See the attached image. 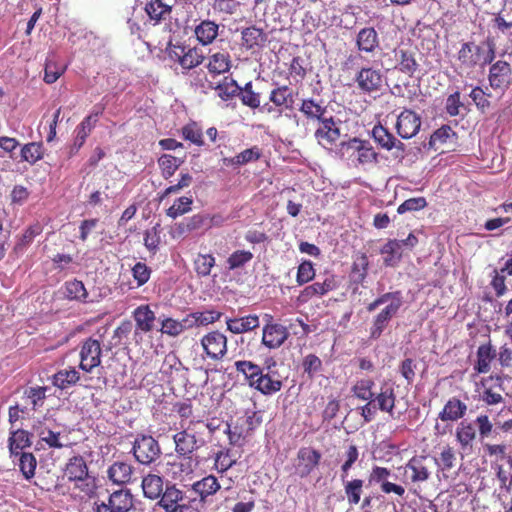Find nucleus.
Segmentation results:
<instances>
[{"mask_svg": "<svg viewBox=\"0 0 512 512\" xmlns=\"http://www.w3.org/2000/svg\"><path fill=\"white\" fill-rule=\"evenodd\" d=\"M237 463L230 448H223L219 450L214 457V469L221 476L225 474L230 468Z\"/></svg>", "mask_w": 512, "mask_h": 512, "instance_id": "nucleus-45", "label": "nucleus"}, {"mask_svg": "<svg viewBox=\"0 0 512 512\" xmlns=\"http://www.w3.org/2000/svg\"><path fill=\"white\" fill-rule=\"evenodd\" d=\"M192 197L182 196L177 198L173 205L166 210V215L172 219H176L192 210Z\"/></svg>", "mask_w": 512, "mask_h": 512, "instance_id": "nucleus-53", "label": "nucleus"}, {"mask_svg": "<svg viewBox=\"0 0 512 512\" xmlns=\"http://www.w3.org/2000/svg\"><path fill=\"white\" fill-rule=\"evenodd\" d=\"M208 224L207 214H194L175 225L174 231L178 236H183L192 231L201 229Z\"/></svg>", "mask_w": 512, "mask_h": 512, "instance_id": "nucleus-34", "label": "nucleus"}, {"mask_svg": "<svg viewBox=\"0 0 512 512\" xmlns=\"http://www.w3.org/2000/svg\"><path fill=\"white\" fill-rule=\"evenodd\" d=\"M321 458V452L311 446L299 448L293 461L294 474L299 478L308 477L318 468Z\"/></svg>", "mask_w": 512, "mask_h": 512, "instance_id": "nucleus-10", "label": "nucleus"}, {"mask_svg": "<svg viewBox=\"0 0 512 512\" xmlns=\"http://www.w3.org/2000/svg\"><path fill=\"white\" fill-rule=\"evenodd\" d=\"M215 90L218 92V96L222 100L227 101L238 95L240 86L233 78L224 77V79L215 87Z\"/></svg>", "mask_w": 512, "mask_h": 512, "instance_id": "nucleus-55", "label": "nucleus"}, {"mask_svg": "<svg viewBox=\"0 0 512 512\" xmlns=\"http://www.w3.org/2000/svg\"><path fill=\"white\" fill-rule=\"evenodd\" d=\"M354 81L360 93L370 95L381 89L383 76L380 70L372 67H362L355 74Z\"/></svg>", "mask_w": 512, "mask_h": 512, "instance_id": "nucleus-13", "label": "nucleus"}, {"mask_svg": "<svg viewBox=\"0 0 512 512\" xmlns=\"http://www.w3.org/2000/svg\"><path fill=\"white\" fill-rule=\"evenodd\" d=\"M64 476L71 482H75L85 496H92L97 488L96 479L88 473L87 464L82 456H74L69 459L64 469Z\"/></svg>", "mask_w": 512, "mask_h": 512, "instance_id": "nucleus-2", "label": "nucleus"}, {"mask_svg": "<svg viewBox=\"0 0 512 512\" xmlns=\"http://www.w3.org/2000/svg\"><path fill=\"white\" fill-rule=\"evenodd\" d=\"M199 426H204L202 420H190L185 429L173 436L175 451L178 455L190 459L194 451L205 445L206 440L201 436Z\"/></svg>", "mask_w": 512, "mask_h": 512, "instance_id": "nucleus-3", "label": "nucleus"}, {"mask_svg": "<svg viewBox=\"0 0 512 512\" xmlns=\"http://www.w3.org/2000/svg\"><path fill=\"white\" fill-rule=\"evenodd\" d=\"M191 489L198 496L199 502L204 505L221 490V484L215 475L209 474L195 481Z\"/></svg>", "mask_w": 512, "mask_h": 512, "instance_id": "nucleus-18", "label": "nucleus"}, {"mask_svg": "<svg viewBox=\"0 0 512 512\" xmlns=\"http://www.w3.org/2000/svg\"><path fill=\"white\" fill-rule=\"evenodd\" d=\"M166 53L169 60L181 67L182 74H187L189 71L197 68L206 59L201 48L197 46L191 47L181 43H169L166 48Z\"/></svg>", "mask_w": 512, "mask_h": 512, "instance_id": "nucleus-4", "label": "nucleus"}, {"mask_svg": "<svg viewBox=\"0 0 512 512\" xmlns=\"http://www.w3.org/2000/svg\"><path fill=\"white\" fill-rule=\"evenodd\" d=\"M65 70L66 65L58 63L55 54H52L46 59L43 80L47 84H53L64 74Z\"/></svg>", "mask_w": 512, "mask_h": 512, "instance_id": "nucleus-44", "label": "nucleus"}, {"mask_svg": "<svg viewBox=\"0 0 512 512\" xmlns=\"http://www.w3.org/2000/svg\"><path fill=\"white\" fill-rule=\"evenodd\" d=\"M495 357L496 350L492 348L491 344L480 345L477 350V361L474 370L478 373H487Z\"/></svg>", "mask_w": 512, "mask_h": 512, "instance_id": "nucleus-39", "label": "nucleus"}, {"mask_svg": "<svg viewBox=\"0 0 512 512\" xmlns=\"http://www.w3.org/2000/svg\"><path fill=\"white\" fill-rule=\"evenodd\" d=\"M134 508V498L128 489L111 493L105 500L94 503L95 512H130Z\"/></svg>", "mask_w": 512, "mask_h": 512, "instance_id": "nucleus-7", "label": "nucleus"}, {"mask_svg": "<svg viewBox=\"0 0 512 512\" xmlns=\"http://www.w3.org/2000/svg\"><path fill=\"white\" fill-rule=\"evenodd\" d=\"M227 342L226 335L218 330L208 332L200 340L206 357L213 361L222 360L226 356Z\"/></svg>", "mask_w": 512, "mask_h": 512, "instance_id": "nucleus-11", "label": "nucleus"}, {"mask_svg": "<svg viewBox=\"0 0 512 512\" xmlns=\"http://www.w3.org/2000/svg\"><path fill=\"white\" fill-rule=\"evenodd\" d=\"M512 70L509 62L498 60L489 70V82L493 89H504L510 85Z\"/></svg>", "mask_w": 512, "mask_h": 512, "instance_id": "nucleus-19", "label": "nucleus"}, {"mask_svg": "<svg viewBox=\"0 0 512 512\" xmlns=\"http://www.w3.org/2000/svg\"><path fill=\"white\" fill-rule=\"evenodd\" d=\"M31 434L23 429L11 432L9 437V451L11 455L17 456L20 452L32 444Z\"/></svg>", "mask_w": 512, "mask_h": 512, "instance_id": "nucleus-40", "label": "nucleus"}, {"mask_svg": "<svg viewBox=\"0 0 512 512\" xmlns=\"http://www.w3.org/2000/svg\"><path fill=\"white\" fill-rule=\"evenodd\" d=\"M43 231V227L40 223H34L27 227L23 234L18 238L14 250L16 253L23 252L27 246H29L34 238L40 235Z\"/></svg>", "mask_w": 512, "mask_h": 512, "instance_id": "nucleus-51", "label": "nucleus"}, {"mask_svg": "<svg viewBox=\"0 0 512 512\" xmlns=\"http://www.w3.org/2000/svg\"><path fill=\"white\" fill-rule=\"evenodd\" d=\"M163 478L156 474H148L142 479L141 487L146 498L158 499L164 491Z\"/></svg>", "mask_w": 512, "mask_h": 512, "instance_id": "nucleus-33", "label": "nucleus"}, {"mask_svg": "<svg viewBox=\"0 0 512 512\" xmlns=\"http://www.w3.org/2000/svg\"><path fill=\"white\" fill-rule=\"evenodd\" d=\"M190 328L189 322L182 321L167 317L161 321V329L162 334H166L171 337L179 336L184 330Z\"/></svg>", "mask_w": 512, "mask_h": 512, "instance_id": "nucleus-54", "label": "nucleus"}, {"mask_svg": "<svg viewBox=\"0 0 512 512\" xmlns=\"http://www.w3.org/2000/svg\"><path fill=\"white\" fill-rule=\"evenodd\" d=\"M182 137L197 146L204 145L203 132L199 125L191 121L181 128Z\"/></svg>", "mask_w": 512, "mask_h": 512, "instance_id": "nucleus-56", "label": "nucleus"}, {"mask_svg": "<svg viewBox=\"0 0 512 512\" xmlns=\"http://www.w3.org/2000/svg\"><path fill=\"white\" fill-rule=\"evenodd\" d=\"M457 438L460 444L465 447V445L470 444L476 437V430L470 422L461 421L458 429H457Z\"/></svg>", "mask_w": 512, "mask_h": 512, "instance_id": "nucleus-62", "label": "nucleus"}, {"mask_svg": "<svg viewBox=\"0 0 512 512\" xmlns=\"http://www.w3.org/2000/svg\"><path fill=\"white\" fill-rule=\"evenodd\" d=\"M403 305V297L400 291L394 292V297L374 318L370 327V338L378 339L388 327L391 319L398 313Z\"/></svg>", "mask_w": 512, "mask_h": 512, "instance_id": "nucleus-8", "label": "nucleus"}, {"mask_svg": "<svg viewBox=\"0 0 512 512\" xmlns=\"http://www.w3.org/2000/svg\"><path fill=\"white\" fill-rule=\"evenodd\" d=\"M145 12L154 25L170 18L172 6L164 3L163 0H150L146 3Z\"/></svg>", "mask_w": 512, "mask_h": 512, "instance_id": "nucleus-24", "label": "nucleus"}, {"mask_svg": "<svg viewBox=\"0 0 512 512\" xmlns=\"http://www.w3.org/2000/svg\"><path fill=\"white\" fill-rule=\"evenodd\" d=\"M421 117L411 109H404L398 116L395 124L397 134L402 139H411L421 128Z\"/></svg>", "mask_w": 512, "mask_h": 512, "instance_id": "nucleus-15", "label": "nucleus"}, {"mask_svg": "<svg viewBox=\"0 0 512 512\" xmlns=\"http://www.w3.org/2000/svg\"><path fill=\"white\" fill-rule=\"evenodd\" d=\"M242 46L246 50H252L256 47H261L267 41V34L263 29L252 25L242 30L241 32Z\"/></svg>", "mask_w": 512, "mask_h": 512, "instance_id": "nucleus-27", "label": "nucleus"}, {"mask_svg": "<svg viewBox=\"0 0 512 512\" xmlns=\"http://www.w3.org/2000/svg\"><path fill=\"white\" fill-rule=\"evenodd\" d=\"M369 268L368 256L363 252H358L353 257L350 277L354 283L362 284L367 275Z\"/></svg>", "mask_w": 512, "mask_h": 512, "instance_id": "nucleus-35", "label": "nucleus"}, {"mask_svg": "<svg viewBox=\"0 0 512 512\" xmlns=\"http://www.w3.org/2000/svg\"><path fill=\"white\" fill-rule=\"evenodd\" d=\"M495 58V44L493 40L487 39L480 45L465 43L458 52V60L466 68L475 66L484 67Z\"/></svg>", "mask_w": 512, "mask_h": 512, "instance_id": "nucleus-1", "label": "nucleus"}, {"mask_svg": "<svg viewBox=\"0 0 512 512\" xmlns=\"http://www.w3.org/2000/svg\"><path fill=\"white\" fill-rule=\"evenodd\" d=\"M103 111V107L95 106L94 110L89 115L84 117L83 120L76 126V134L87 139L93 129L96 127V124L99 121V117L102 115Z\"/></svg>", "mask_w": 512, "mask_h": 512, "instance_id": "nucleus-43", "label": "nucleus"}, {"mask_svg": "<svg viewBox=\"0 0 512 512\" xmlns=\"http://www.w3.org/2000/svg\"><path fill=\"white\" fill-rule=\"evenodd\" d=\"M234 366L236 371L243 375L250 388L252 387V378L257 379L263 370V367L250 360H238L234 363Z\"/></svg>", "mask_w": 512, "mask_h": 512, "instance_id": "nucleus-47", "label": "nucleus"}, {"mask_svg": "<svg viewBox=\"0 0 512 512\" xmlns=\"http://www.w3.org/2000/svg\"><path fill=\"white\" fill-rule=\"evenodd\" d=\"M375 383L371 379H360L352 387L354 396L363 401L373 400L374 393L372 391Z\"/></svg>", "mask_w": 512, "mask_h": 512, "instance_id": "nucleus-57", "label": "nucleus"}, {"mask_svg": "<svg viewBox=\"0 0 512 512\" xmlns=\"http://www.w3.org/2000/svg\"><path fill=\"white\" fill-rule=\"evenodd\" d=\"M349 146L357 152V161L361 165L377 162L378 154L368 141L353 138L349 142Z\"/></svg>", "mask_w": 512, "mask_h": 512, "instance_id": "nucleus-26", "label": "nucleus"}, {"mask_svg": "<svg viewBox=\"0 0 512 512\" xmlns=\"http://www.w3.org/2000/svg\"><path fill=\"white\" fill-rule=\"evenodd\" d=\"M216 266V258L212 253H197L193 259V270L198 278H206L211 275Z\"/></svg>", "mask_w": 512, "mask_h": 512, "instance_id": "nucleus-32", "label": "nucleus"}, {"mask_svg": "<svg viewBox=\"0 0 512 512\" xmlns=\"http://www.w3.org/2000/svg\"><path fill=\"white\" fill-rule=\"evenodd\" d=\"M356 46L359 51L374 53L379 48V36L373 27L362 28L356 37Z\"/></svg>", "mask_w": 512, "mask_h": 512, "instance_id": "nucleus-23", "label": "nucleus"}, {"mask_svg": "<svg viewBox=\"0 0 512 512\" xmlns=\"http://www.w3.org/2000/svg\"><path fill=\"white\" fill-rule=\"evenodd\" d=\"M302 367L304 373H306L309 378H313L316 373L321 371L322 361L317 355L308 354L303 359Z\"/></svg>", "mask_w": 512, "mask_h": 512, "instance_id": "nucleus-64", "label": "nucleus"}, {"mask_svg": "<svg viewBox=\"0 0 512 512\" xmlns=\"http://www.w3.org/2000/svg\"><path fill=\"white\" fill-rule=\"evenodd\" d=\"M372 137L378 145L388 151L393 148L404 150V144L397 140L387 128L380 124L373 127Z\"/></svg>", "mask_w": 512, "mask_h": 512, "instance_id": "nucleus-25", "label": "nucleus"}, {"mask_svg": "<svg viewBox=\"0 0 512 512\" xmlns=\"http://www.w3.org/2000/svg\"><path fill=\"white\" fill-rule=\"evenodd\" d=\"M283 382L277 371H272L268 366L263 368L257 379L252 378V389L265 396L273 395L282 389Z\"/></svg>", "mask_w": 512, "mask_h": 512, "instance_id": "nucleus-14", "label": "nucleus"}, {"mask_svg": "<svg viewBox=\"0 0 512 512\" xmlns=\"http://www.w3.org/2000/svg\"><path fill=\"white\" fill-rule=\"evenodd\" d=\"M65 295L69 300H76L82 303L88 302V292L85 285L77 279L65 283Z\"/></svg>", "mask_w": 512, "mask_h": 512, "instance_id": "nucleus-50", "label": "nucleus"}, {"mask_svg": "<svg viewBox=\"0 0 512 512\" xmlns=\"http://www.w3.org/2000/svg\"><path fill=\"white\" fill-rule=\"evenodd\" d=\"M158 506L165 512H188L189 507L180 502L184 499V492L176 487L175 484L167 485L159 497Z\"/></svg>", "mask_w": 512, "mask_h": 512, "instance_id": "nucleus-17", "label": "nucleus"}, {"mask_svg": "<svg viewBox=\"0 0 512 512\" xmlns=\"http://www.w3.org/2000/svg\"><path fill=\"white\" fill-rule=\"evenodd\" d=\"M132 453L137 462L150 465L160 457L161 448L153 436L139 434L133 442Z\"/></svg>", "mask_w": 512, "mask_h": 512, "instance_id": "nucleus-6", "label": "nucleus"}, {"mask_svg": "<svg viewBox=\"0 0 512 512\" xmlns=\"http://www.w3.org/2000/svg\"><path fill=\"white\" fill-rule=\"evenodd\" d=\"M503 391L501 387V383L498 385V389H494L493 387H484L482 393L480 394V398L484 403L488 406L499 405V403H503L504 398L501 394Z\"/></svg>", "mask_w": 512, "mask_h": 512, "instance_id": "nucleus-63", "label": "nucleus"}, {"mask_svg": "<svg viewBox=\"0 0 512 512\" xmlns=\"http://www.w3.org/2000/svg\"><path fill=\"white\" fill-rule=\"evenodd\" d=\"M222 316V313L215 310H209L204 312H194L184 318V322H189V327L192 328L194 325H208L218 321Z\"/></svg>", "mask_w": 512, "mask_h": 512, "instance_id": "nucleus-48", "label": "nucleus"}, {"mask_svg": "<svg viewBox=\"0 0 512 512\" xmlns=\"http://www.w3.org/2000/svg\"><path fill=\"white\" fill-rule=\"evenodd\" d=\"M299 111L310 120L318 122L325 117L327 108L313 98L303 99Z\"/></svg>", "mask_w": 512, "mask_h": 512, "instance_id": "nucleus-41", "label": "nucleus"}, {"mask_svg": "<svg viewBox=\"0 0 512 512\" xmlns=\"http://www.w3.org/2000/svg\"><path fill=\"white\" fill-rule=\"evenodd\" d=\"M374 396L375 398L373 397V400L374 403L376 402L377 408L393 417L396 401L394 388L389 385H383L380 389V392Z\"/></svg>", "mask_w": 512, "mask_h": 512, "instance_id": "nucleus-29", "label": "nucleus"}, {"mask_svg": "<svg viewBox=\"0 0 512 512\" xmlns=\"http://www.w3.org/2000/svg\"><path fill=\"white\" fill-rule=\"evenodd\" d=\"M102 348L97 339L89 337L85 339L80 347L79 368L85 372H91L101 364Z\"/></svg>", "mask_w": 512, "mask_h": 512, "instance_id": "nucleus-12", "label": "nucleus"}, {"mask_svg": "<svg viewBox=\"0 0 512 512\" xmlns=\"http://www.w3.org/2000/svg\"><path fill=\"white\" fill-rule=\"evenodd\" d=\"M232 67L231 55L228 51H217L208 56L206 68L211 75L227 73Z\"/></svg>", "mask_w": 512, "mask_h": 512, "instance_id": "nucleus-22", "label": "nucleus"}, {"mask_svg": "<svg viewBox=\"0 0 512 512\" xmlns=\"http://www.w3.org/2000/svg\"><path fill=\"white\" fill-rule=\"evenodd\" d=\"M347 502L350 505H357L361 500L363 493L364 481L362 479H352L342 481Z\"/></svg>", "mask_w": 512, "mask_h": 512, "instance_id": "nucleus-49", "label": "nucleus"}, {"mask_svg": "<svg viewBox=\"0 0 512 512\" xmlns=\"http://www.w3.org/2000/svg\"><path fill=\"white\" fill-rule=\"evenodd\" d=\"M253 259V254L248 250H236L227 258L229 270H235L244 267Z\"/></svg>", "mask_w": 512, "mask_h": 512, "instance_id": "nucleus-59", "label": "nucleus"}, {"mask_svg": "<svg viewBox=\"0 0 512 512\" xmlns=\"http://www.w3.org/2000/svg\"><path fill=\"white\" fill-rule=\"evenodd\" d=\"M132 316L135 321L137 330L141 331L142 333H149L153 330L156 315L148 304H142L138 306L132 312Z\"/></svg>", "mask_w": 512, "mask_h": 512, "instance_id": "nucleus-21", "label": "nucleus"}, {"mask_svg": "<svg viewBox=\"0 0 512 512\" xmlns=\"http://www.w3.org/2000/svg\"><path fill=\"white\" fill-rule=\"evenodd\" d=\"M261 343L269 350H275L283 346L290 333L286 326L275 321L271 314H264Z\"/></svg>", "mask_w": 512, "mask_h": 512, "instance_id": "nucleus-5", "label": "nucleus"}, {"mask_svg": "<svg viewBox=\"0 0 512 512\" xmlns=\"http://www.w3.org/2000/svg\"><path fill=\"white\" fill-rule=\"evenodd\" d=\"M44 149L41 142H30L25 144L21 149L22 161L33 165L43 158Z\"/></svg>", "mask_w": 512, "mask_h": 512, "instance_id": "nucleus-52", "label": "nucleus"}, {"mask_svg": "<svg viewBox=\"0 0 512 512\" xmlns=\"http://www.w3.org/2000/svg\"><path fill=\"white\" fill-rule=\"evenodd\" d=\"M315 277V269L313 263L309 260H305L298 266L296 282L299 286L304 285Z\"/></svg>", "mask_w": 512, "mask_h": 512, "instance_id": "nucleus-61", "label": "nucleus"}, {"mask_svg": "<svg viewBox=\"0 0 512 512\" xmlns=\"http://www.w3.org/2000/svg\"><path fill=\"white\" fill-rule=\"evenodd\" d=\"M133 467L126 462H114L108 469L109 479L118 485L127 484L133 476Z\"/></svg>", "mask_w": 512, "mask_h": 512, "instance_id": "nucleus-30", "label": "nucleus"}, {"mask_svg": "<svg viewBox=\"0 0 512 512\" xmlns=\"http://www.w3.org/2000/svg\"><path fill=\"white\" fill-rule=\"evenodd\" d=\"M402 242L396 239H390L388 242L380 249V253L382 255H386L383 258V263L386 267L395 266L401 259V250Z\"/></svg>", "mask_w": 512, "mask_h": 512, "instance_id": "nucleus-42", "label": "nucleus"}, {"mask_svg": "<svg viewBox=\"0 0 512 512\" xmlns=\"http://www.w3.org/2000/svg\"><path fill=\"white\" fill-rule=\"evenodd\" d=\"M344 456H345V461L341 465V480L342 481H344V479L347 478L350 469L358 460L359 451H358L357 446L354 444L349 445L345 451Z\"/></svg>", "mask_w": 512, "mask_h": 512, "instance_id": "nucleus-60", "label": "nucleus"}, {"mask_svg": "<svg viewBox=\"0 0 512 512\" xmlns=\"http://www.w3.org/2000/svg\"><path fill=\"white\" fill-rule=\"evenodd\" d=\"M227 329L234 334H242L254 330L259 326V317L255 314L241 318H229L226 321Z\"/></svg>", "mask_w": 512, "mask_h": 512, "instance_id": "nucleus-31", "label": "nucleus"}, {"mask_svg": "<svg viewBox=\"0 0 512 512\" xmlns=\"http://www.w3.org/2000/svg\"><path fill=\"white\" fill-rule=\"evenodd\" d=\"M396 57L398 60V69L412 77L419 69V64L415 59V53L410 50L400 49L396 52Z\"/></svg>", "mask_w": 512, "mask_h": 512, "instance_id": "nucleus-38", "label": "nucleus"}, {"mask_svg": "<svg viewBox=\"0 0 512 512\" xmlns=\"http://www.w3.org/2000/svg\"><path fill=\"white\" fill-rule=\"evenodd\" d=\"M435 465V458L428 455H416L404 466V477L411 483L424 482L429 478Z\"/></svg>", "mask_w": 512, "mask_h": 512, "instance_id": "nucleus-9", "label": "nucleus"}, {"mask_svg": "<svg viewBox=\"0 0 512 512\" xmlns=\"http://www.w3.org/2000/svg\"><path fill=\"white\" fill-rule=\"evenodd\" d=\"M269 100L284 111V109L292 107L294 102L293 91L287 85L277 86L271 90Z\"/></svg>", "mask_w": 512, "mask_h": 512, "instance_id": "nucleus-36", "label": "nucleus"}, {"mask_svg": "<svg viewBox=\"0 0 512 512\" xmlns=\"http://www.w3.org/2000/svg\"><path fill=\"white\" fill-rule=\"evenodd\" d=\"M219 32V25L212 20H202L194 30L196 39L203 46H207L213 43L217 38Z\"/></svg>", "mask_w": 512, "mask_h": 512, "instance_id": "nucleus-28", "label": "nucleus"}, {"mask_svg": "<svg viewBox=\"0 0 512 512\" xmlns=\"http://www.w3.org/2000/svg\"><path fill=\"white\" fill-rule=\"evenodd\" d=\"M340 128L333 116L324 117L319 121V126L314 132V137L323 147L333 146L340 138Z\"/></svg>", "mask_w": 512, "mask_h": 512, "instance_id": "nucleus-16", "label": "nucleus"}, {"mask_svg": "<svg viewBox=\"0 0 512 512\" xmlns=\"http://www.w3.org/2000/svg\"><path fill=\"white\" fill-rule=\"evenodd\" d=\"M79 380L80 373L74 367L59 370L52 377L53 385L61 390L74 386Z\"/></svg>", "mask_w": 512, "mask_h": 512, "instance_id": "nucleus-37", "label": "nucleus"}, {"mask_svg": "<svg viewBox=\"0 0 512 512\" xmlns=\"http://www.w3.org/2000/svg\"><path fill=\"white\" fill-rule=\"evenodd\" d=\"M338 287L336 278L334 275H330L322 282H315L311 285L306 286L298 297L299 301L307 302L313 297L324 296L330 291L335 290Z\"/></svg>", "mask_w": 512, "mask_h": 512, "instance_id": "nucleus-20", "label": "nucleus"}, {"mask_svg": "<svg viewBox=\"0 0 512 512\" xmlns=\"http://www.w3.org/2000/svg\"><path fill=\"white\" fill-rule=\"evenodd\" d=\"M183 163L184 159L170 154H163L158 158L161 175L166 180L171 178Z\"/></svg>", "mask_w": 512, "mask_h": 512, "instance_id": "nucleus-46", "label": "nucleus"}, {"mask_svg": "<svg viewBox=\"0 0 512 512\" xmlns=\"http://www.w3.org/2000/svg\"><path fill=\"white\" fill-rule=\"evenodd\" d=\"M37 467L36 457L32 453L22 452L19 459V468L25 479L29 480L35 475Z\"/></svg>", "mask_w": 512, "mask_h": 512, "instance_id": "nucleus-58", "label": "nucleus"}]
</instances>
